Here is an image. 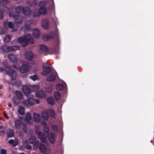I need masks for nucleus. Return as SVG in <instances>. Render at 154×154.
Listing matches in <instances>:
<instances>
[{
    "label": "nucleus",
    "instance_id": "obj_27",
    "mask_svg": "<svg viewBox=\"0 0 154 154\" xmlns=\"http://www.w3.org/2000/svg\"><path fill=\"white\" fill-rule=\"evenodd\" d=\"M26 119L27 122L29 123H31V117L30 114L29 113H27L26 115Z\"/></svg>",
    "mask_w": 154,
    "mask_h": 154
},
{
    "label": "nucleus",
    "instance_id": "obj_49",
    "mask_svg": "<svg viewBox=\"0 0 154 154\" xmlns=\"http://www.w3.org/2000/svg\"><path fill=\"white\" fill-rule=\"evenodd\" d=\"M50 88V90H49V88H47L46 89L47 91L48 92H50L52 90V88L51 87V88Z\"/></svg>",
    "mask_w": 154,
    "mask_h": 154
},
{
    "label": "nucleus",
    "instance_id": "obj_16",
    "mask_svg": "<svg viewBox=\"0 0 154 154\" xmlns=\"http://www.w3.org/2000/svg\"><path fill=\"white\" fill-rule=\"evenodd\" d=\"M41 25L45 29H47L49 27V24L47 20H43L41 22Z\"/></svg>",
    "mask_w": 154,
    "mask_h": 154
},
{
    "label": "nucleus",
    "instance_id": "obj_32",
    "mask_svg": "<svg viewBox=\"0 0 154 154\" xmlns=\"http://www.w3.org/2000/svg\"><path fill=\"white\" fill-rule=\"evenodd\" d=\"M23 145L24 147H26L28 149H30L32 148L31 146H29L28 145V143L26 141H25L23 142Z\"/></svg>",
    "mask_w": 154,
    "mask_h": 154
},
{
    "label": "nucleus",
    "instance_id": "obj_41",
    "mask_svg": "<svg viewBox=\"0 0 154 154\" xmlns=\"http://www.w3.org/2000/svg\"><path fill=\"white\" fill-rule=\"evenodd\" d=\"M50 116L51 117H54V112L52 109H50L49 110Z\"/></svg>",
    "mask_w": 154,
    "mask_h": 154
},
{
    "label": "nucleus",
    "instance_id": "obj_3",
    "mask_svg": "<svg viewBox=\"0 0 154 154\" xmlns=\"http://www.w3.org/2000/svg\"><path fill=\"white\" fill-rule=\"evenodd\" d=\"M42 125L44 127V136L41 132L36 131V134L38 135V137L40 139L41 141L44 143H46V138L49 135V130L47 127V124L45 122L43 121L42 122Z\"/></svg>",
    "mask_w": 154,
    "mask_h": 154
},
{
    "label": "nucleus",
    "instance_id": "obj_19",
    "mask_svg": "<svg viewBox=\"0 0 154 154\" xmlns=\"http://www.w3.org/2000/svg\"><path fill=\"white\" fill-rule=\"evenodd\" d=\"M36 95L37 97L42 98L45 96V94L43 91H39L36 93Z\"/></svg>",
    "mask_w": 154,
    "mask_h": 154
},
{
    "label": "nucleus",
    "instance_id": "obj_21",
    "mask_svg": "<svg viewBox=\"0 0 154 154\" xmlns=\"http://www.w3.org/2000/svg\"><path fill=\"white\" fill-rule=\"evenodd\" d=\"M39 148L41 151L45 153L46 151V146L43 144L40 143L39 146Z\"/></svg>",
    "mask_w": 154,
    "mask_h": 154
},
{
    "label": "nucleus",
    "instance_id": "obj_4",
    "mask_svg": "<svg viewBox=\"0 0 154 154\" xmlns=\"http://www.w3.org/2000/svg\"><path fill=\"white\" fill-rule=\"evenodd\" d=\"M21 66L19 67L17 65H14V67L16 69H19L20 72L21 73H25V76L27 75V73L29 71L30 67L29 63L25 61H21Z\"/></svg>",
    "mask_w": 154,
    "mask_h": 154
},
{
    "label": "nucleus",
    "instance_id": "obj_38",
    "mask_svg": "<svg viewBox=\"0 0 154 154\" xmlns=\"http://www.w3.org/2000/svg\"><path fill=\"white\" fill-rule=\"evenodd\" d=\"M30 78L33 81H35L38 78V77L36 75H34L32 76H30Z\"/></svg>",
    "mask_w": 154,
    "mask_h": 154
},
{
    "label": "nucleus",
    "instance_id": "obj_56",
    "mask_svg": "<svg viewBox=\"0 0 154 154\" xmlns=\"http://www.w3.org/2000/svg\"><path fill=\"white\" fill-rule=\"evenodd\" d=\"M150 142H151V143H152V140H151V141H150Z\"/></svg>",
    "mask_w": 154,
    "mask_h": 154
},
{
    "label": "nucleus",
    "instance_id": "obj_35",
    "mask_svg": "<svg viewBox=\"0 0 154 154\" xmlns=\"http://www.w3.org/2000/svg\"><path fill=\"white\" fill-rule=\"evenodd\" d=\"M63 85L62 84H59L57 85L56 88L57 90H61L63 89Z\"/></svg>",
    "mask_w": 154,
    "mask_h": 154
},
{
    "label": "nucleus",
    "instance_id": "obj_51",
    "mask_svg": "<svg viewBox=\"0 0 154 154\" xmlns=\"http://www.w3.org/2000/svg\"><path fill=\"white\" fill-rule=\"evenodd\" d=\"M8 106L10 108H11L12 106L11 104V103L9 104Z\"/></svg>",
    "mask_w": 154,
    "mask_h": 154
},
{
    "label": "nucleus",
    "instance_id": "obj_15",
    "mask_svg": "<svg viewBox=\"0 0 154 154\" xmlns=\"http://www.w3.org/2000/svg\"><path fill=\"white\" fill-rule=\"evenodd\" d=\"M56 75V72H54L53 74H51L50 75L47 77V81L49 82H51L54 81L55 79Z\"/></svg>",
    "mask_w": 154,
    "mask_h": 154
},
{
    "label": "nucleus",
    "instance_id": "obj_7",
    "mask_svg": "<svg viewBox=\"0 0 154 154\" xmlns=\"http://www.w3.org/2000/svg\"><path fill=\"white\" fill-rule=\"evenodd\" d=\"M48 3L47 1H45L41 2L39 3V6L40 7L38 12L37 13L35 14V16L38 17L40 14H45L47 12V10L45 8V6Z\"/></svg>",
    "mask_w": 154,
    "mask_h": 154
},
{
    "label": "nucleus",
    "instance_id": "obj_46",
    "mask_svg": "<svg viewBox=\"0 0 154 154\" xmlns=\"http://www.w3.org/2000/svg\"><path fill=\"white\" fill-rule=\"evenodd\" d=\"M3 15L2 12L0 11V19H2L3 18Z\"/></svg>",
    "mask_w": 154,
    "mask_h": 154
},
{
    "label": "nucleus",
    "instance_id": "obj_31",
    "mask_svg": "<svg viewBox=\"0 0 154 154\" xmlns=\"http://www.w3.org/2000/svg\"><path fill=\"white\" fill-rule=\"evenodd\" d=\"M15 95L17 98L19 99H21L22 97V94L20 91H17L15 93Z\"/></svg>",
    "mask_w": 154,
    "mask_h": 154
},
{
    "label": "nucleus",
    "instance_id": "obj_28",
    "mask_svg": "<svg viewBox=\"0 0 154 154\" xmlns=\"http://www.w3.org/2000/svg\"><path fill=\"white\" fill-rule=\"evenodd\" d=\"M39 48L41 52L46 51L48 49L47 47L44 45H41Z\"/></svg>",
    "mask_w": 154,
    "mask_h": 154
},
{
    "label": "nucleus",
    "instance_id": "obj_47",
    "mask_svg": "<svg viewBox=\"0 0 154 154\" xmlns=\"http://www.w3.org/2000/svg\"><path fill=\"white\" fill-rule=\"evenodd\" d=\"M52 128L53 130L55 131H56L57 129V127L55 125H53L52 127Z\"/></svg>",
    "mask_w": 154,
    "mask_h": 154
},
{
    "label": "nucleus",
    "instance_id": "obj_30",
    "mask_svg": "<svg viewBox=\"0 0 154 154\" xmlns=\"http://www.w3.org/2000/svg\"><path fill=\"white\" fill-rule=\"evenodd\" d=\"M11 40L10 36L9 35H6L5 38L4 40L5 44L8 43Z\"/></svg>",
    "mask_w": 154,
    "mask_h": 154
},
{
    "label": "nucleus",
    "instance_id": "obj_37",
    "mask_svg": "<svg viewBox=\"0 0 154 154\" xmlns=\"http://www.w3.org/2000/svg\"><path fill=\"white\" fill-rule=\"evenodd\" d=\"M14 136L13 132L12 130H9L8 132L7 137H11Z\"/></svg>",
    "mask_w": 154,
    "mask_h": 154
},
{
    "label": "nucleus",
    "instance_id": "obj_18",
    "mask_svg": "<svg viewBox=\"0 0 154 154\" xmlns=\"http://www.w3.org/2000/svg\"><path fill=\"white\" fill-rule=\"evenodd\" d=\"M33 57V54L31 52H28L25 54V57L28 60H31Z\"/></svg>",
    "mask_w": 154,
    "mask_h": 154
},
{
    "label": "nucleus",
    "instance_id": "obj_13",
    "mask_svg": "<svg viewBox=\"0 0 154 154\" xmlns=\"http://www.w3.org/2000/svg\"><path fill=\"white\" fill-rule=\"evenodd\" d=\"M4 24L5 27H9L10 28H12L13 29V31H14L15 30V28L14 29V25L13 24V23L11 22H8L7 21H5L4 22Z\"/></svg>",
    "mask_w": 154,
    "mask_h": 154
},
{
    "label": "nucleus",
    "instance_id": "obj_44",
    "mask_svg": "<svg viewBox=\"0 0 154 154\" xmlns=\"http://www.w3.org/2000/svg\"><path fill=\"white\" fill-rule=\"evenodd\" d=\"M6 151L4 149H2L1 150V153L2 154H6Z\"/></svg>",
    "mask_w": 154,
    "mask_h": 154
},
{
    "label": "nucleus",
    "instance_id": "obj_39",
    "mask_svg": "<svg viewBox=\"0 0 154 154\" xmlns=\"http://www.w3.org/2000/svg\"><path fill=\"white\" fill-rule=\"evenodd\" d=\"M35 139V138L34 136H32L29 139V141L30 143H32L34 141Z\"/></svg>",
    "mask_w": 154,
    "mask_h": 154
},
{
    "label": "nucleus",
    "instance_id": "obj_50",
    "mask_svg": "<svg viewBox=\"0 0 154 154\" xmlns=\"http://www.w3.org/2000/svg\"><path fill=\"white\" fill-rule=\"evenodd\" d=\"M35 101V103L37 104H38L40 103V100H38L35 99L34 100V101Z\"/></svg>",
    "mask_w": 154,
    "mask_h": 154
},
{
    "label": "nucleus",
    "instance_id": "obj_17",
    "mask_svg": "<svg viewBox=\"0 0 154 154\" xmlns=\"http://www.w3.org/2000/svg\"><path fill=\"white\" fill-rule=\"evenodd\" d=\"M55 136L56 134L54 133H51L49 137V140L50 143H54Z\"/></svg>",
    "mask_w": 154,
    "mask_h": 154
},
{
    "label": "nucleus",
    "instance_id": "obj_42",
    "mask_svg": "<svg viewBox=\"0 0 154 154\" xmlns=\"http://www.w3.org/2000/svg\"><path fill=\"white\" fill-rule=\"evenodd\" d=\"M38 141H36L35 142L33 145V147L35 149L37 148L38 146Z\"/></svg>",
    "mask_w": 154,
    "mask_h": 154
},
{
    "label": "nucleus",
    "instance_id": "obj_5",
    "mask_svg": "<svg viewBox=\"0 0 154 154\" xmlns=\"http://www.w3.org/2000/svg\"><path fill=\"white\" fill-rule=\"evenodd\" d=\"M0 71L2 72L4 71L5 72L8 73L13 80H14L17 76L16 72L11 69V67L9 66H5L4 64L3 66L0 68Z\"/></svg>",
    "mask_w": 154,
    "mask_h": 154
},
{
    "label": "nucleus",
    "instance_id": "obj_1",
    "mask_svg": "<svg viewBox=\"0 0 154 154\" xmlns=\"http://www.w3.org/2000/svg\"><path fill=\"white\" fill-rule=\"evenodd\" d=\"M4 11L7 13L9 14L10 17L13 18L19 15L21 12H22L23 14L26 16H28L31 13V10L29 8L24 7L22 6L17 7L15 9V11L14 13H10L9 8L5 6L4 7Z\"/></svg>",
    "mask_w": 154,
    "mask_h": 154
},
{
    "label": "nucleus",
    "instance_id": "obj_52",
    "mask_svg": "<svg viewBox=\"0 0 154 154\" xmlns=\"http://www.w3.org/2000/svg\"><path fill=\"white\" fill-rule=\"evenodd\" d=\"M23 130L24 132H26V128H23Z\"/></svg>",
    "mask_w": 154,
    "mask_h": 154
},
{
    "label": "nucleus",
    "instance_id": "obj_12",
    "mask_svg": "<svg viewBox=\"0 0 154 154\" xmlns=\"http://www.w3.org/2000/svg\"><path fill=\"white\" fill-rule=\"evenodd\" d=\"M32 35L34 37L38 38L40 35L39 30L37 29H35L33 30Z\"/></svg>",
    "mask_w": 154,
    "mask_h": 154
},
{
    "label": "nucleus",
    "instance_id": "obj_23",
    "mask_svg": "<svg viewBox=\"0 0 154 154\" xmlns=\"http://www.w3.org/2000/svg\"><path fill=\"white\" fill-rule=\"evenodd\" d=\"M42 119L45 120H47L48 118V113L45 111H43L42 112Z\"/></svg>",
    "mask_w": 154,
    "mask_h": 154
},
{
    "label": "nucleus",
    "instance_id": "obj_20",
    "mask_svg": "<svg viewBox=\"0 0 154 154\" xmlns=\"http://www.w3.org/2000/svg\"><path fill=\"white\" fill-rule=\"evenodd\" d=\"M33 118L35 122H39L41 119V116L40 115L36 113H34L33 114Z\"/></svg>",
    "mask_w": 154,
    "mask_h": 154
},
{
    "label": "nucleus",
    "instance_id": "obj_45",
    "mask_svg": "<svg viewBox=\"0 0 154 154\" xmlns=\"http://www.w3.org/2000/svg\"><path fill=\"white\" fill-rule=\"evenodd\" d=\"M6 112L5 111H4L3 112V115L5 116L6 118L8 119H9V117L6 115Z\"/></svg>",
    "mask_w": 154,
    "mask_h": 154
},
{
    "label": "nucleus",
    "instance_id": "obj_14",
    "mask_svg": "<svg viewBox=\"0 0 154 154\" xmlns=\"http://www.w3.org/2000/svg\"><path fill=\"white\" fill-rule=\"evenodd\" d=\"M33 23V21L32 20H27L24 22V26L26 29H28L30 26Z\"/></svg>",
    "mask_w": 154,
    "mask_h": 154
},
{
    "label": "nucleus",
    "instance_id": "obj_48",
    "mask_svg": "<svg viewBox=\"0 0 154 154\" xmlns=\"http://www.w3.org/2000/svg\"><path fill=\"white\" fill-rule=\"evenodd\" d=\"M26 4L28 6H32L31 2L29 1H27L26 2Z\"/></svg>",
    "mask_w": 154,
    "mask_h": 154
},
{
    "label": "nucleus",
    "instance_id": "obj_24",
    "mask_svg": "<svg viewBox=\"0 0 154 154\" xmlns=\"http://www.w3.org/2000/svg\"><path fill=\"white\" fill-rule=\"evenodd\" d=\"M50 35L44 34L42 36V39L45 41H46L49 40L51 38Z\"/></svg>",
    "mask_w": 154,
    "mask_h": 154
},
{
    "label": "nucleus",
    "instance_id": "obj_26",
    "mask_svg": "<svg viewBox=\"0 0 154 154\" xmlns=\"http://www.w3.org/2000/svg\"><path fill=\"white\" fill-rule=\"evenodd\" d=\"M18 16L16 17H17L15 19V22L17 23L20 24L22 22L23 18L21 17H17Z\"/></svg>",
    "mask_w": 154,
    "mask_h": 154
},
{
    "label": "nucleus",
    "instance_id": "obj_25",
    "mask_svg": "<svg viewBox=\"0 0 154 154\" xmlns=\"http://www.w3.org/2000/svg\"><path fill=\"white\" fill-rule=\"evenodd\" d=\"M14 125L15 127L16 128H19L21 125V122L18 119L16 120L14 122Z\"/></svg>",
    "mask_w": 154,
    "mask_h": 154
},
{
    "label": "nucleus",
    "instance_id": "obj_36",
    "mask_svg": "<svg viewBox=\"0 0 154 154\" xmlns=\"http://www.w3.org/2000/svg\"><path fill=\"white\" fill-rule=\"evenodd\" d=\"M48 103L52 105L54 104V99L52 97H50L48 98L47 100Z\"/></svg>",
    "mask_w": 154,
    "mask_h": 154
},
{
    "label": "nucleus",
    "instance_id": "obj_54",
    "mask_svg": "<svg viewBox=\"0 0 154 154\" xmlns=\"http://www.w3.org/2000/svg\"><path fill=\"white\" fill-rule=\"evenodd\" d=\"M22 135H22V134H19V135L20 136H22Z\"/></svg>",
    "mask_w": 154,
    "mask_h": 154
},
{
    "label": "nucleus",
    "instance_id": "obj_53",
    "mask_svg": "<svg viewBox=\"0 0 154 154\" xmlns=\"http://www.w3.org/2000/svg\"><path fill=\"white\" fill-rule=\"evenodd\" d=\"M2 85H0V89H2Z\"/></svg>",
    "mask_w": 154,
    "mask_h": 154
},
{
    "label": "nucleus",
    "instance_id": "obj_55",
    "mask_svg": "<svg viewBox=\"0 0 154 154\" xmlns=\"http://www.w3.org/2000/svg\"><path fill=\"white\" fill-rule=\"evenodd\" d=\"M20 154H24L23 153H20Z\"/></svg>",
    "mask_w": 154,
    "mask_h": 154
},
{
    "label": "nucleus",
    "instance_id": "obj_29",
    "mask_svg": "<svg viewBox=\"0 0 154 154\" xmlns=\"http://www.w3.org/2000/svg\"><path fill=\"white\" fill-rule=\"evenodd\" d=\"M8 143L10 144H12L13 145L15 146L18 144V142L17 140H16L14 141L13 140L11 139L9 140Z\"/></svg>",
    "mask_w": 154,
    "mask_h": 154
},
{
    "label": "nucleus",
    "instance_id": "obj_11",
    "mask_svg": "<svg viewBox=\"0 0 154 154\" xmlns=\"http://www.w3.org/2000/svg\"><path fill=\"white\" fill-rule=\"evenodd\" d=\"M8 58L9 60L13 63H15L17 61L16 56L12 54H8Z\"/></svg>",
    "mask_w": 154,
    "mask_h": 154
},
{
    "label": "nucleus",
    "instance_id": "obj_22",
    "mask_svg": "<svg viewBox=\"0 0 154 154\" xmlns=\"http://www.w3.org/2000/svg\"><path fill=\"white\" fill-rule=\"evenodd\" d=\"M18 112L20 114L23 115L25 112V109L23 106H20L18 108Z\"/></svg>",
    "mask_w": 154,
    "mask_h": 154
},
{
    "label": "nucleus",
    "instance_id": "obj_9",
    "mask_svg": "<svg viewBox=\"0 0 154 154\" xmlns=\"http://www.w3.org/2000/svg\"><path fill=\"white\" fill-rule=\"evenodd\" d=\"M42 68L43 71V72L42 73V75H47L51 71V69L50 66L48 63L43 64Z\"/></svg>",
    "mask_w": 154,
    "mask_h": 154
},
{
    "label": "nucleus",
    "instance_id": "obj_43",
    "mask_svg": "<svg viewBox=\"0 0 154 154\" xmlns=\"http://www.w3.org/2000/svg\"><path fill=\"white\" fill-rule=\"evenodd\" d=\"M14 85L17 86H20L21 85L20 82V81L17 82H15Z\"/></svg>",
    "mask_w": 154,
    "mask_h": 154
},
{
    "label": "nucleus",
    "instance_id": "obj_33",
    "mask_svg": "<svg viewBox=\"0 0 154 154\" xmlns=\"http://www.w3.org/2000/svg\"><path fill=\"white\" fill-rule=\"evenodd\" d=\"M5 129L2 126H0V136H3L4 134Z\"/></svg>",
    "mask_w": 154,
    "mask_h": 154
},
{
    "label": "nucleus",
    "instance_id": "obj_34",
    "mask_svg": "<svg viewBox=\"0 0 154 154\" xmlns=\"http://www.w3.org/2000/svg\"><path fill=\"white\" fill-rule=\"evenodd\" d=\"M54 97L56 99L59 100L60 98V94L58 92L56 91L54 94Z\"/></svg>",
    "mask_w": 154,
    "mask_h": 154
},
{
    "label": "nucleus",
    "instance_id": "obj_2",
    "mask_svg": "<svg viewBox=\"0 0 154 154\" xmlns=\"http://www.w3.org/2000/svg\"><path fill=\"white\" fill-rule=\"evenodd\" d=\"M17 41L18 43H20L22 47L26 46L29 43L32 44L33 43L32 37L28 34H25L23 36L18 38Z\"/></svg>",
    "mask_w": 154,
    "mask_h": 154
},
{
    "label": "nucleus",
    "instance_id": "obj_8",
    "mask_svg": "<svg viewBox=\"0 0 154 154\" xmlns=\"http://www.w3.org/2000/svg\"><path fill=\"white\" fill-rule=\"evenodd\" d=\"M0 49L4 52H8L17 50L19 49L18 46H2Z\"/></svg>",
    "mask_w": 154,
    "mask_h": 154
},
{
    "label": "nucleus",
    "instance_id": "obj_10",
    "mask_svg": "<svg viewBox=\"0 0 154 154\" xmlns=\"http://www.w3.org/2000/svg\"><path fill=\"white\" fill-rule=\"evenodd\" d=\"M22 103L25 106H32L34 104V100L32 98H29L26 100H24L23 101Z\"/></svg>",
    "mask_w": 154,
    "mask_h": 154
},
{
    "label": "nucleus",
    "instance_id": "obj_6",
    "mask_svg": "<svg viewBox=\"0 0 154 154\" xmlns=\"http://www.w3.org/2000/svg\"><path fill=\"white\" fill-rule=\"evenodd\" d=\"M39 87L38 85L35 86H31L29 85H23L22 87V90L23 93L27 95L32 91H34L38 90L39 89Z\"/></svg>",
    "mask_w": 154,
    "mask_h": 154
},
{
    "label": "nucleus",
    "instance_id": "obj_40",
    "mask_svg": "<svg viewBox=\"0 0 154 154\" xmlns=\"http://www.w3.org/2000/svg\"><path fill=\"white\" fill-rule=\"evenodd\" d=\"M8 3L7 0H0V3L3 4H7Z\"/></svg>",
    "mask_w": 154,
    "mask_h": 154
}]
</instances>
